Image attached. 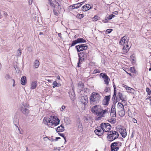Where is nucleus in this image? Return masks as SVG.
I'll return each mask as SVG.
<instances>
[{
  "mask_svg": "<svg viewBox=\"0 0 151 151\" xmlns=\"http://www.w3.org/2000/svg\"><path fill=\"white\" fill-rule=\"evenodd\" d=\"M43 122L49 126L51 127L53 125L55 126L59 124L60 120L57 116H54L52 120L48 117H45L43 119Z\"/></svg>",
  "mask_w": 151,
  "mask_h": 151,
  "instance_id": "1",
  "label": "nucleus"
},
{
  "mask_svg": "<svg viewBox=\"0 0 151 151\" xmlns=\"http://www.w3.org/2000/svg\"><path fill=\"white\" fill-rule=\"evenodd\" d=\"M101 96L97 93H93L90 97V101L92 104H94L98 103L100 100Z\"/></svg>",
  "mask_w": 151,
  "mask_h": 151,
  "instance_id": "2",
  "label": "nucleus"
},
{
  "mask_svg": "<svg viewBox=\"0 0 151 151\" xmlns=\"http://www.w3.org/2000/svg\"><path fill=\"white\" fill-rule=\"evenodd\" d=\"M107 138L110 141H112L117 138L119 136L118 133L115 131H111L107 134Z\"/></svg>",
  "mask_w": 151,
  "mask_h": 151,
  "instance_id": "3",
  "label": "nucleus"
},
{
  "mask_svg": "<svg viewBox=\"0 0 151 151\" xmlns=\"http://www.w3.org/2000/svg\"><path fill=\"white\" fill-rule=\"evenodd\" d=\"M100 128L104 130V132H108L111 129V125L108 123H102L101 125Z\"/></svg>",
  "mask_w": 151,
  "mask_h": 151,
  "instance_id": "4",
  "label": "nucleus"
},
{
  "mask_svg": "<svg viewBox=\"0 0 151 151\" xmlns=\"http://www.w3.org/2000/svg\"><path fill=\"white\" fill-rule=\"evenodd\" d=\"M88 46L86 44H81L76 46V48L78 52L86 50L88 48Z\"/></svg>",
  "mask_w": 151,
  "mask_h": 151,
  "instance_id": "5",
  "label": "nucleus"
},
{
  "mask_svg": "<svg viewBox=\"0 0 151 151\" xmlns=\"http://www.w3.org/2000/svg\"><path fill=\"white\" fill-rule=\"evenodd\" d=\"M119 144H121L120 142H116L111 144V151H117L119 148L118 147H117V145Z\"/></svg>",
  "mask_w": 151,
  "mask_h": 151,
  "instance_id": "6",
  "label": "nucleus"
},
{
  "mask_svg": "<svg viewBox=\"0 0 151 151\" xmlns=\"http://www.w3.org/2000/svg\"><path fill=\"white\" fill-rule=\"evenodd\" d=\"M86 40L83 38H78L77 40L72 41L71 46H74L75 45L78 43H83L86 42Z\"/></svg>",
  "mask_w": 151,
  "mask_h": 151,
  "instance_id": "7",
  "label": "nucleus"
},
{
  "mask_svg": "<svg viewBox=\"0 0 151 151\" xmlns=\"http://www.w3.org/2000/svg\"><path fill=\"white\" fill-rule=\"evenodd\" d=\"M29 107V105L26 104L24 105V106L22 107L21 109L22 112L26 115H27L29 112V111L27 109Z\"/></svg>",
  "mask_w": 151,
  "mask_h": 151,
  "instance_id": "8",
  "label": "nucleus"
},
{
  "mask_svg": "<svg viewBox=\"0 0 151 151\" xmlns=\"http://www.w3.org/2000/svg\"><path fill=\"white\" fill-rule=\"evenodd\" d=\"M101 110V106L99 105H96L93 106L91 109V111L94 114Z\"/></svg>",
  "mask_w": 151,
  "mask_h": 151,
  "instance_id": "9",
  "label": "nucleus"
},
{
  "mask_svg": "<svg viewBox=\"0 0 151 151\" xmlns=\"http://www.w3.org/2000/svg\"><path fill=\"white\" fill-rule=\"evenodd\" d=\"M100 75L104 79L105 83L107 85H108L110 79L108 76L104 73H100Z\"/></svg>",
  "mask_w": 151,
  "mask_h": 151,
  "instance_id": "10",
  "label": "nucleus"
},
{
  "mask_svg": "<svg viewBox=\"0 0 151 151\" xmlns=\"http://www.w3.org/2000/svg\"><path fill=\"white\" fill-rule=\"evenodd\" d=\"M81 103L85 106L88 103V100L87 96H82L80 99Z\"/></svg>",
  "mask_w": 151,
  "mask_h": 151,
  "instance_id": "11",
  "label": "nucleus"
},
{
  "mask_svg": "<svg viewBox=\"0 0 151 151\" xmlns=\"http://www.w3.org/2000/svg\"><path fill=\"white\" fill-rule=\"evenodd\" d=\"M110 97V95L106 96H105L103 100V105L107 106L109 104Z\"/></svg>",
  "mask_w": 151,
  "mask_h": 151,
  "instance_id": "12",
  "label": "nucleus"
},
{
  "mask_svg": "<svg viewBox=\"0 0 151 151\" xmlns=\"http://www.w3.org/2000/svg\"><path fill=\"white\" fill-rule=\"evenodd\" d=\"M115 107V104L112 105L111 108V115L112 117H115L116 116V111Z\"/></svg>",
  "mask_w": 151,
  "mask_h": 151,
  "instance_id": "13",
  "label": "nucleus"
},
{
  "mask_svg": "<svg viewBox=\"0 0 151 151\" xmlns=\"http://www.w3.org/2000/svg\"><path fill=\"white\" fill-rule=\"evenodd\" d=\"M77 126L78 127V130L81 132L83 131V127L81 122L80 119H78L77 122Z\"/></svg>",
  "mask_w": 151,
  "mask_h": 151,
  "instance_id": "14",
  "label": "nucleus"
},
{
  "mask_svg": "<svg viewBox=\"0 0 151 151\" xmlns=\"http://www.w3.org/2000/svg\"><path fill=\"white\" fill-rule=\"evenodd\" d=\"M95 133L99 136L101 135L104 132V130L100 128L98 129H96L94 131Z\"/></svg>",
  "mask_w": 151,
  "mask_h": 151,
  "instance_id": "15",
  "label": "nucleus"
},
{
  "mask_svg": "<svg viewBox=\"0 0 151 151\" xmlns=\"http://www.w3.org/2000/svg\"><path fill=\"white\" fill-rule=\"evenodd\" d=\"M84 88V85L83 83L81 82H79L78 83V92H81L82 91Z\"/></svg>",
  "mask_w": 151,
  "mask_h": 151,
  "instance_id": "16",
  "label": "nucleus"
},
{
  "mask_svg": "<svg viewBox=\"0 0 151 151\" xmlns=\"http://www.w3.org/2000/svg\"><path fill=\"white\" fill-rule=\"evenodd\" d=\"M91 8L90 5L87 4L84 5L82 7V10L83 12H86L91 9Z\"/></svg>",
  "mask_w": 151,
  "mask_h": 151,
  "instance_id": "17",
  "label": "nucleus"
},
{
  "mask_svg": "<svg viewBox=\"0 0 151 151\" xmlns=\"http://www.w3.org/2000/svg\"><path fill=\"white\" fill-rule=\"evenodd\" d=\"M120 132L122 137H125L127 135L126 131L125 129L123 127L121 128V129H120Z\"/></svg>",
  "mask_w": 151,
  "mask_h": 151,
  "instance_id": "18",
  "label": "nucleus"
},
{
  "mask_svg": "<svg viewBox=\"0 0 151 151\" xmlns=\"http://www.w3.org/2000/svg\"><path fill=\"white\" fill-rule=\"evenodd\" d=\"M127 38V36H126V35H125V36L122 37L121 38L119 42V44L120 45H125V44L126 43H125V41L126 40Z\"/></svg>",
  "mask_w": 151,
  "mask_h": 151,
  "instance_id": "19",
  "label": "nucleus"
},
{
  "mask_svg": "<svg viewBox=\"0 0 151 151\" xmlns=\"http://www.w3.org/2000/svg\"><path fill=\"white\" fill-rule=\"evenodd\" d=\"M14 123L15 126L18 128L19 130L18 127V125L19 124V119L17 116H15L14 117Z\"/></svg>",
  "mask_w": 151,
  "mask_h": 151,
  "instance_id": "20",
  "label": "nucleus"
},
{
  "mask_svg": "<svg viewBox=\"0 0 151 151\" xmlns=\"http://www.w3.org/2000/svg\"><path fill=\"white\" fill-rule=\"evenodd\" d=\"M64 127L62 125L56 128V130L57 132H62L64 131Z\"/></svg>",
  "mask_w": 151,
  "mask_h": 151,
  "instance_id": "21",
  "label": "nucleus"
},
{
  "mask_svg": "<svg viewBox=\"0 0 151 151\" xmlns=\"http://www.w3.org/2000/svg\"><path fill=\"white\" fill-rule=\"evenodd\" d=\"M78 56L79 57V59L78 62L77 64V66L78 67H80L79 65L81 64L82 61L84 60V57L83 58L82 56L81 55H80V54H79V56Z\"/></svg>",
  "mask_w": 151,
  "mask_h": 151,
  "instance_id": "22",
  "label": "nucleus"
},
{
  "mask_svg": "<svg viewBox=\"0 0 151 151\" xmlns=\"http://www.w3.org/2000/svg\"><path fill=\"white\" fill-rule=\"evenodd\" d=\"M27 83V79L26 78L25 76H23L21 79V83L23 85H25Z\"/></svg>",
  "mask_w": 151,
  "mask_h": 151,
  "instance_id": "23",
  "label": "nucleus"
},
{
  "mask_svg": "<svg viewBox=\"0 0 151 151\" xmlns=\"http://www.w3.org/2000/svg\"><path fill=\"white\" fill-rule=\"evenodd\" d=\"M129 49V48L128 45L126 43H125L123 48V52L125 53H127Z\"/></svg>",
  "mask_w": 151,
  "mask_h": 151,
  "instance_id": "24",
  "label": "nucleus"
},
{
  "mask_svg": "<svg viewBox=\"0 0 151 151\" xmlns=\"http://www.w3.org/2000/svg\"><path fill=\"white\" fill-rule=\"evenodd\" d=\"M122 86L123 87L125 88L126 90H127V91L128 92L132 93H133L132 91V90H133V89L132 88H129L124 84H122Z\"/></svg>",
  "mask_w": 151,
  "mask_h": 151,
  "instance_id": "25",
  "label": "nucleus"
},
{
  "mask_svg": "<svg viewBox=\"0 0 151 151\" xmlns=\"http://www.w3.org/2000/svg\"><path fill=\"white\" fill-rule=\"evenodd\" d=\"M37 85V81H33L31 83V89H33L35 88Z\"/></svg>",
  "mask_w": 151,
  "mask_h": 151,
  "instance_id": "26",
  "label": "nucleus"
},
{
  "mask_svg": "<svg viewBox=\"0 0 151 151\" xmlns=\"http://www.w3.org/2000/svg\"><path fill=\"white\" fill-rule=\"evenodd\" d=\"M40 65L39 61L38 60H36L34 62V66L35 68H37Z\"/></svg>",
  "mask_w": 151,
  "mask_h": 151,
  "instance_id": "27",
  "label": "nucleus"
},
{
  "mask_svg": "<svg viewBox=\"0 0 151 151\" xmlns=\"http://www.w3.org/2000/svg\"><path fill=\"white\" fill-rule=\"evenodd\" d=\"M124 109H120L119 111V115L120 116L123 117L125 114V111H124Z\"/></svg>",
  "mask_w": 151,
  "mask_h": 151,
  "instance_id": "28",
  "label": "nucleus"
},
{
  "mask_svg": "<svg viewBox=\"0 0 151 151\" xmlns=\"http://www.w3.org/2000/svg\"><path fill=\"white\" fill-rule=\"evenodd\" d=\"M79 54H80V55H82L83 57V58L84 57V59L86 57V56L87 53L86 52L83 51L82 52H78V56H79Z\"/></svg>",
  "mask_w": 151,
  "mask_h": 151,
  "instance_id": "29",
  "label": "nucleus"
},
{
  "mask_svg": "<svg viewBox=\"0 0 151 151\" xmlns=\"http://www.w3.org/2000/svg\"><path fill=\"white\" fill-rule=\"evenodd\" d=\"M117 107L120 109V110H122L123 109H124V105L122 104L120 102H119L117 104Z\"/></svg>",
  "mask_w": 151,
  "mask_h": 151,
  "instance_id": "30",
  "label": "nucleus"
},
{
  "mask_svg": "<svg viewBox=\"0 0 151 151\" xmlns=\"http://www.w3.org/2000/svg\"><path fill=\"white\" fill-rule=\"evenodd\" d=\"M52 85L53 86L52 87L53 88H55V87H59L61 85L60 83H58L56 81H54L52 83Z\"/></svg>",
  "mask_w": 151,
  "mask_h": 151,
  "instance_id": "31",
  "label": "nucleus"
},
{
  "mask_svg": "<svg viewBox=\"0 0 151 151\" xmlns=\"http://www.w3.org/2000/svg\"><path fill=\"white\" fill-rule=\"evenodd\" d=\"M95 114L96 115H97V116H100V117H102L103 115V113L102 111H101L96 112Z\"/></svg>",
  "mask_w": 151,
  "mask_h": 151,
  "instance_id": "32",
  "label": "nucleus"
},
{
  "mask_svg": "<svg viewBox=\"0 0 151 151\" xmlns=\"http://www.w3.org/2000/svg\"><path fill=\"white\" fill-rule=\"evenodd\" d=\"M84 3V1H83L77 4H76V9H78L79 7H81V5Z\"/></svg>",
  "mask_w": 151,
  "mask_h": 151,
  "instance_id": "33",
  "label": "nucleus"
},
{
  "mask_svg": "<svg viewBox=\"0 0 151 151\" xmlns=\"http://www.w3.org/2000/svg\"><path fill=\"white\" fill-rule=\"evenodd\" d=\"M118 96L119 99V100H121L122 99L124 98V97L123 96L122 94L120 92H119L118 93Z\"/></svg>",
  "mask_w": 151,
  "mask_h": 151,
  "instance_id": "34",
  "label": "nucleus"
},
{
  "mask_svg": "<svg viewBox=\"0 0 151 151\" xmlns=\"http://www.w3.org/2000/svg\"><path fill=\"white\" fill-rule=\"evenodd\" d=\"M90 119V117L85 116L84 117V121L86 123H88Z\"/></svg>",
  "mask_w": 151,
  "mask_h": 151,
  "instance_id": "35",
  "label": "nucleus"
},
{
  "mask_svg": "<svg viewBox=\"0 0 151 151\" xmlns=\"http://www.w3.org/2000/svg\"><path fill=\"white\" fill-rule=\"evenodd\" d=\"M108 121L111 124H114L116 122V119L113 118H111Z\"/></svg>",
  "mask_w": 151,
  "mask_h": 151,
  "instance_id": "36",
  "label": "nucleus"
},
{
  "mask_svg": "<svg viewBox=\"0 0 151 151\" xmlns=\"http://www.w3.org/2000/svg\"><path fill=\"white\" fill-rule=\"evenodd\" d=\"M130 58L132 63H135V58L134 56L132 55L130 56Z\"/></svg>",
  "mask_w": 151,
  "mask_h": 151,
  "instance_id": "37",
  "label": "nucleus"
},
{
  "mask_svg": "<svg viewBox=\"0 0 151 151\" xmlns=\"http://www.w3.org/2000/svg\"><path fill=\"white\" fill-rule=\"evenodd\" d=\"M76 17H77L79 19H81V18L84 17V15L83 14H77Z\"/></svg>",
  "mask_w": 151,
  "mask_h": 151,
  "instance_id": "38",
  "label": "nucleus"
},
{
  "mask_svg": "<svg viewBox=\"0 0 151 151\" xmlns=\"http://www.w3.org/2000/svg\"><path fill=\"white\" fill-rule=\"evenodd\" d=\"M49 3L50 4V6L53 7H55L54 4L52 2V0H48Z\"/></svg>",
  "mask_w": 151,
  "mask_h": 151,
  "instance_id": "39",
  "label": "nucleus"
},
{
  "mask_svg": "<svg viewBox=\"0 0 151 151\" xmlns=\"http://www.w3.org/2000/svg\"><path fill=\"white\" fill-rule=\"evenodd\" d=\"M146 91L147 93L148 94L150 95L151 94V91L148 88H146Z\"/></svg>",
  "mask_w": 151,
  "mask_h": 151,
  "instance_id": "40",
  "label": "nucleus"
},
{
  "mask_svg": "<svg viewBox=\"0 0 151 151\" xmlns=\"http://www.w3.org/2000/svg\"><path fill=\"white\" fill-rule=\"evenodd\" d=\"M62 137H63L64 139L65 140V143L66 142V137H65L64 136V135L63 134V133H58Z\"/></svg>",
  "mask_w": 151,
  "mask_h": 151,
  "instance_id": "41",
  "label": "nucleus"
},
{
  "mask_svg": "<svg viewBox=\"0 0 151 151\" xmlns=\"http://www.w3.org/2000/svg\"><path fill=\"white\" fill-rule=\"evenodd\" d=\"M115 15L114 14H111L109 16V17H108L107 19H112V18H114L115 17Z\"/></svg>",
  "mask_w": 151,
  "mask_h": 151,
  "instance_id": "42",
  "label": "nucleus"
},
{
  "mask_svg": "<svg viewBox=\"0 0 151 151\" xmlns=\"http://www.w3.org/2000/svg\"><path fill=\"white\" fill-rule=\"evenodd\" d=\"M112 30L113 29H108L106 30V32L108 34H109L112 31Z\"/></svg>",
  "mask_w": 151,
  "mask_h": 151,
  "instance_id": "43",
  "label": "nucleus"
},
{
  "mask_svg": "<svg viewBox=\"0 0 151 151\" xmlns=\"http://www.w3.org/2000/svg\"><path fill=\"white\" fill-rule=\"evenodd\" d=\"M76 4H74L73 5H71L69 6V8L70 9H76Z\"/></svg>",
  "mask_w": 151,
  "mask_h": 151,
  "instance_id": "44",
  "label": "nucleus"
},
{
  "mask_svg": "<svg viewBox=\"0 0 151 151\" xmlns=\"http://www.w3.org/2000/svg\"><path fill=\"white\" fill-rule=\"evenodd\" d=\"M56 3L58 4L59 6H60V0H55Z\"/></svg>",
  "mask_w": 151,
  "mask_h": 151,
  "instance_id": "45",
  "label": "nucleus"
},
{
  "mask_svg": "<svg viewBox=\"0 0 151 151\" xmlns=\"http://www.w3.org/2000/svg\"><path fill=\"white\" fill-rule=\"evenodd\" d=\"M110 88L107 87H106V88L104 90V91L105 92H108L109 91H110Z\"/></svg>",
  "mask_w": 151,
  "mask_h": 151,
  "instance_id": "46",
  "label": "nucleus"
},
{
  "mask_svg": "<svg viewBox=\"0 0 151 151\" xmlns=\"http://www.w3.org/2000/svg\"><path fill=\"white\" fill-rule=\"evenodd\" d=\"M130 70L131 72L134 73L135 71L134 68V67H131L130 69Z\"/></svg>",
  "mask_w": 151,
  "mask_h": 151,
  "instance_id": "47",
  "label": "nucleus"
},
{
  "mask_svg": "<svg viewBox=\"0 0 151 151\" xmlns=\"http://www.w3.org/2000/svg\"><path fill=\"white\" fill-rule=\"evenodd\" d=\"M17 53L18 54V55L19 56H20L21 55L22 52L20 49H18V50Z\"/></svg>",
  "mask_w": 151,
  "mask_h": 151,
  "instance_id": "48",
  "label": "nucleus"
},
{
  "mask_svg": "<svg viewBox=\"0 0 151 151\" xmlns=\"http://www.w3.org/2000/svg\"><path fill=\"white\" fill-rule=\"evenodd\" d=\"M37 22H38L39 24L40 25H42V19H37Z\"/></svg>",
  "mask_w": 151,
  "mask_h": 151,
  "instance_id": "49",
  "label": "nucleus"
},
{
  "mask_svg": "<svg viewBox=\"0 0 151 151\" xmlns=\"http://www.w3.org/2000/svg\"><path fill=\"white\" fill-rule=\"evenodd\" d=\"M5 78L6 79L8 80V79L10 78V76L9 75L7 74L6 75V76H5Z\"/></svg>",
  "mask_w": 151,
  "mask_h": 151,
  "instance_id": "50",
  "label": "nucleus"
},
{
  "mask_svg": "<svg viewBox=\"0 0 151 151\" xmlns=\"http://www.w3.org/2000/svg\"><path fill=\"white\" fill-rule=\"evenodd\" d=\"M109 19H103L102 22L104 23H106L108 22Z\"/></svg>",
  "mask_w": 151,
  "mask_h": 151,
  "instance_id": "51",
  "label": "nucleus"
},
{
  "mask_svg": "<svg viewBox=\"0 0 151 151\" xmlns=\"http://www.w3.org/2000/svg\"><path fill=\"white\" fill-rule=\"evenodd\" d=\"M125 98H124L123 99H122V102H123V103H125L126 104V101L125 100Z\"/></svg>",
  "mask_w": 151,
  "mask_h": 151,
  "instance_id": "52",
  "label": "nucleus"
},
{
  "mask_svg": "<svg viewBox=\"0 0 151 151\" xmlns=\"http://www.w3.org/2000/svg\"><path fill=\"white\" fill-rule=\"evenodd\" d=\"M132 122L134 123H137V120L134 118L132 119Z\"/></svg>",
  "mask_w": 151,
  "mask_h": 151,
  "instance_id": "53",
  "label": "nucleus"
},
{
  "mask_svg": "<svg viewBox=\"0 0 151 151\" xmlns=\"http://www.w3.org/2000/svg\"><path fill=\"white\" fill-rule=\"evenodd\" d=\"M35 18L34 17V19L35 18V19H37V18L38 19L39 18V17H38V15H37V14H35Z\"/></svg>",
  "mask_w": 151,
  "mask_h": 151,
  "instance_id": "54",
  "label": "nucleus"
},
{
  "mask_svg": "<svg viewBox=\"0 0 151 151\" xmlns=\"http://www.w3.org/2000/svg\"><path fill=\"white\" fill-rule=\"evenodd\" d=\"M53 12H54V14H55V15H58V12L57 11L53 10Z\"/></svg>",
  "mask_w": 151,
  "mask_h": 151,
  "instance_id": "55",
  "label": "nucleus"
},
{
  "mask_svg": "<svg viewBox=\"0 0 151 151\" xmlns=\"http://www.w3.org/2000/svg\"><path fill=\"white\" fill-rule=\"evenodd\" d=\"M33 0H29V5H31L32 4Z\"/></svg>",
  "mask_w": 151,
  "mask_h": 151,
  "instance_id": "56",
  "label": "nucleus"
},
{
  "mask_svg": "<svg viewBox=\"0 0 151 151\" xmlns=\"http://www.w3.org/2000/svg\"><path fill=\"white\" fill-rule=\"evenodd\" d=\"M116 90H114V93L113 95L116 96Z\"/></svg>",
  "mask_w": 151,
  "mask_h": 151,
  "instance_id": "57",
  "label": "nucleus"
},
{
  "mask_svg": "<svg viewBox=\"0 0 151 151\" xmlns=\"http://www.w3.org/2000/svg\"><path fill=\"white\" fill-rule=\"evenodd\" d=\"M107 110L105 109L104 110H103L102 111L103 113V114H104L105 113H106L107 112Z\"/></svg>",
  "mask_w": 151,
  "mask_h": 151,
  "instance_id": "58",
  "label": "nucleus"
},
{
  "mask_svg": "<svg viewBox=\"0 0 151 151\" xmlns=\"http://www.w3.org/2000/svg\"><path fill=\"white\" fill-rule=\"evenodd\" d=\"M65 106L63 105L62 106V107H61V109H62V110H61H61L62 111H63V110H64V109L65 108Z\"/></svg>",
  "mask_w": 151,
  "mask_h": 151,
  "instance_id": "59",
  "label": "nucleus"
},
{
  "mask_svg": "<svg viewBox=\"0 0 151 151\" xmlns=\"http://www.w3.org/2000/svg\"><path fill=\"white\" fill-rule=\"evenodd\" d=\"M4 16H5V17H6L7 15V13H6V12L5 11L4 12Z\"/></svg>",
  "mask_w": 151,
  "mask_h": 151,
  "instance_id": "60",
  "label": "nucleus"
},
{
  "mask_svg": "<svg viewBox=\"0 0 151 151\" xmlns=\"http://www.w3.org/2000/svg\"><path fill=\"white\" fill-rule=\"evenodd\" d=\"M99 17L98 16L95 15L93 18V19H98Z\"/></svg>",
  "mask_w": 151,
  "mask_h": 151,
  "instance_id": "61",
  "label": "nucleus"
},
{
  "mask_svg": "<svg viewBox=\"0 0 151 151\" xmlns=\"http://www.w3.org/2000/svg\"><path fill=\"white\" fill-rule=\"evenodd\" d=\"M58 36L59 37H60V38H62V36H61V33H58Z\"/></svg>",
  "mask_w": 151,
  "mask_h": 151,
  "instance_id": "62",
  "label": "nucleus"
},
{
  "mask_svg": "<svg viewBox=\"0 0 151 151\" xmlns=\"http://www.w3.org/2000/svg\"><path fill=\"white\" fill-rule=\"evenodd\" d=\"M116 96L113 95V96L112 99V100L114 101L115 100Z\"/></svg>",
  "mask_w": 151,
  "mask_h": 151,
  "instance_id": "63",
  "label": "nucleus"
},
{
  "mask_svg": "<svg viewBox=\"0 0 151 151\" xmlns=\"http://www.w3.org/2000/svg\"><path fill=\"white\" fill-rule=\"evenodd\" d=\"M119 100V99H118V98H117V97H116V100H115V101H116L115 103H116L118 101H119L120 100Z\"/></svg>",
  "mask_w": 151,
  "mask_h": 151,
  "instance_id": "64",
  "label": "nucleus"
}]
</instances>
